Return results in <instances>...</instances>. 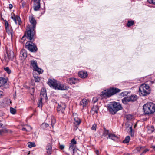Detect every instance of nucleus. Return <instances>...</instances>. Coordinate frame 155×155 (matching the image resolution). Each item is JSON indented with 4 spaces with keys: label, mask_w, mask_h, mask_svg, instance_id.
<instances>
[{
    "label": "nucleus",
    "mask_w": 155,
    "mask_h": 155,
    "mask_svg": "<svg viewBox=\"0 0 155 155\" xmlns=\"http://www.w3.org/2000/svg\"><path fill=\"white\" fill-rule=\"evenodd\" d=\"M4 114V113H3L2 112L0 111V116H3Z\"/></svg>",
    "instance_id": "603ef678"
},
{
    "label": "nucleus",
    "mask_w": 155,
    "mask_h": 155,
    "mask_svg": "<svg viewBox=\"0 0 155 155\" xmlns=\"http://www.w3.org/2000/svg\"><path fill=\"white\" fill-rule=\"evenodd\" d=\"M134 24V22L133 21H129L127 25V26L130 27L132 25Z\"/></svg>",
    "instance_id": "2f4dec72"
},
{
    "label": "nucleus",
    "mask_w": 155,
    "mask_h": 155,
    "mask_svg": "<svg viewBox=\"0 0 155 155\" xmlns=\"http://www.w3.org/2000/svg\"><path fill=\"white\" fill-rule=\"evenodd\" d=\"M13 7V5L12 4H9V8L10 9H11Z\"/></svg>",
    "instance_id": "de8ad7c7"
},
{
    "label": "nucleus",
    "mask_w": 155,
    "mask_h": 155,
    "mask_svg": "<svg viewBox=\"0 0 155 155\" xmlns=\"http://www.w3.org/2000/svg\"><path fill=\"white\" fill-rule=\"evenodd\" d=\"M78 81V79L73 78H69L67 80L68 83L71 85L75 84Z\"/></svg>",
    "instance_id": "ddd939ff"
},
{
    "label": "nucleus",
    "mask_w": 155,
    "mask_h": 155,
    "mask_svg": "<svg viewBox=\"0 0 155 155\" xmlns=\"http://www.w3.org/2000/svg\"><path fill=\"white\" fill-rule=\"evenodd\" d=\"M66 107V105L65 104L63 103H61L60 104H59L57 107V111L58 112L63 113Z\"/></svg>",
    "instance_id": "9d476101"
},
{
    "label": "nucleus",
    "mask_w": 155,
    "mask_h": 155,
    "mask_svg": "<svg viewBox=\"0 0 155 155\" xmlns=\"http://www.w3.org/2000/svg\"><path fill=\"white\" fill-rule=\"evenodd\" d=\"M130 139V136H127L125 137V139L123 141V142L125 143H127L129 142Z\"/></svg>",
    "instance_id": "c756f323"
},
{
    "label": "nucleus",
    "mask_w": 155,
    "mask_h": 155,
    "mask_svg": "<svg viewBox=\"0 0 155 155\" xmlns=\"http://www.w3.org/2000/svg\"><path fill=\"white\" fill-rule=\"evenodd\" d=\"M34 78L36 82H39L40 80V77L38 76H34Z\"/></svg>",
    "instance_id": "c9c22d12"
},
{
    "label": "nucleus",
    "mask_w": 155,
    "mask_h": 155,
    "mask_svg": "<svg viewBox=\"0 0 155 155\" xmlns=\"http://www.w3.org/2000/svg\"><path fill=\"white\" fill-rule=\"evenodd\" d=\"M40 0H34V5L33 8L35 11H38L40 8Z\"/></svg>",
    "instance_id": "f8f14e48"
},
{
    "label": "nucleus",
    "mask_w": 155,
    "mask_h": 155,
    "mask_svg": "<svg viewBox=\"0 0 155 155\" xmlns=\"http://www.w3.org/2000/svg\"><path fill=\"white\" fill-rule=\"evenodd\" d=\"M10 111L12 114H15L16 113V110L15 109L12 107H11L10 108Z\"/></svg>",
    "instance_id": "f704fd0d"
},
{
    "label": "nucleus",
    "mask_w": 155,
    "mask_h": 155,
    "mask_svg": "<svg viewBox=\"0 0 155 155\" xmlns=\"http://www.w3.org/2000/svg\"><path fill=\"white\" fill-rule=\"evenodd\" d=\"M95 152L97 155H99V151L98 150H96L95 151Z\"/></svg>",
    "instance_id": "09e8293b"
},
{
    "label": "nucleus",
    "mask_w": 155,
    "mask_h": 155,
    "mask_svg": "<svg viewBox=\"0 0 155 155\" xmlns=\"http://www.w3.org/2000/svg\"><path fill=\"white\" fill-rule=\"evenodd\" d=\"M147 1L150 4L155 5V0H147Z\"/></svg>",
    "instance_id": "58836bf2"
},
{
    "label": "nucleus",
    "mask_w": 155,
    "mask_h": 155,
    "mask_svg": "<svg viewBox=\"0 0 155 155\" xmlns=\"http://www.w3.org/2000/svg\"><path fill=\"white\" fill-rule=\"evenodd\" d=\"M28 129H27V127H24L22 129V130L24 131H29Z\"/></svg>",
    "instance_id": "37998d69"
},
{
    "label": "nucleus",
    "mask_w": 155,
    "mask_h": 155,
    "mask_svg": "<svg viewBox=\"0 0 155 155\" xmlns=\"http://www.w3.org/2000/svg\"><path fill=\"white\" fill-rule=\"evenodd\" d=\"M7 56L5 57V59L7 61H8L10 60H12L14 57V53L13 51L10 50L7 51Z\"/></svg>",
    "instance_id": "1a4fd4ad"
},
{
    "label": "nucleus",
    "mask_w": 155,
    "mask_h": 155,
    "mask_svg": "<svg viewBox=\"0 0 155 155\" xmlns=\"http://www.w3.org/2000/svg\"><path fill=\"white\" fill-rule=\"evenodd\" d=\"M129 96L130 99V102H134L136 101L137 99V96L136 95H132Z\"/></svg>",
    "instance_id": "5701e85b"
},
{
    "label": "nucleus",
    "mask_w": 155,
    "mask_h": 155,
    "mask_svg": "<svg viewBox=\"0 0 155 155\" xmlns=\"http://www.w3.org/2000/svg\"><path fill=\"white\" fill-rule=\"evenodd\" d=\"M74 124L76 126L79 125L81 122L80 119L78 117H74Z\"/></svg>",
    "instance_id": "393cba45"
},
{
    "label": "nucleus",
    "mask_w": 155,
    "mask_h": 155,
    "mask_svg": "<svg viewBox=\"0 0 155 155\" xmlns=\"http://www.w3.org/2000/svg\"><path fill=\"white\" fill-rule=\"evenodd\" d=\"M40 96L41 100H42L44 98L46 99L47 98L46 91L44 89H43V90L41 91L40 93Z\"/></svg>",
    "instance_id": "f3484780"
},
{
    "label": "nucleus",
    "mask_w": 155,
    "mask_h": 155,
    "mask_svg": "<svg viewBox=\"0 0 155 155\" xmlns=\"http://www.w3.org/2000/svg\"><path fill=\"white\" fill-rule=\"evenodd\" d=\"M29 20L31 25L27 26L26 28V31L25 32L21 41L22 43L24 42L26 39L25 37L29 40H34V35L35 33V29L37 22L35 18L32 15L29 16Z\"/></svg>",
    "instance_id": "f257e3e1"
},
{
    "label": "nucleus",
    "mask_w": 155,
    "mask_h": 155,
    "mask_svg": "<svg viewBox=\"0 0 155 155\" xmlns=\"http://www.w3.org/2000/svg\"><path fill=\"white\" fill-rule=\"evenodd\" d=\"M4 70L6 71L8 74H10L11 72V71L8 67H7L4 68Z\"/></svg>",
    "instance_id": "e433bc0d"
},
{
    "label": "nucleus",
    "mask_w": 155,
    "mask_h": 155,
    "mask_svg": "<svg viewBox=\"0 0 155 155\" xmlns=\"http://www.w3.org/2000/svg\"><path fill=\"white\" fill-rule=\"evenodd\" d=\"M71 143L70 144H73L74 145L76 143V141L74 139H72L71 141Z\"/></svg>",
    "instance_id": "4c0bfd02"
},
{
    "label": "nucleus",
    "mask_w": 155,
    "mask_h": 155,
    "mask_svg": "<svg viewBox=\"0 0 155 155\" xmlns=\"http://www.w3.org/2000/svg\"><path fill=\"white\" fill-rule=\"evenodd\" d=\"M87 103V100L86 99H84L82 100L80 103L81 105H82L83 108L86 106Z\"/></svg>",
    "instance_id": "b1692460"
},
{
    "label": "nucleus",
    "mask_w": 155,
    "mask_h": 155,
    "mask_svg": "<svg viewBox=\"0 0 155 155\" xmlns=\"http://www.w3.org/2000/svg\"><path fill=\"white\" fill-rule=\"evenodd\" d=\"M25 46L26 48L31 52H35L37 50L36 46L31 41L27 42L25 44Z\"/></svg>",
    "instance_id": "6e6552de"
},
{
    "label": "nucleus",
    "mask_w": 155,
    "mask_h": 155,
    "mask_svg": "<svg viewBox=\"0 0 155 155\" xmlns=\"http://www.w3.org/2000/svg\"><path fill=\"white\" fill-rule=\"evenodd\" d=\"M126 92H122L121 93V96H124L125 95H126V93H125Z\"/></svg>",
    "instance_id": "3c124183"
},
{
    "label": "nucleus",
    "mask_w": 155,
    "mask_h": 155,
    "mask_svg": "<svg viewBox=\"0 0 155 155\" xmlns=\"http://www.w3.org/2000/svg\"><path fill=\"white\" fill-rule=\"evenodd\" d=\"M108 107L109 111L113 114L122 109L121 104L119 103L116 102L110 103L108 104Z\"/></svg>",
    "instance_id": "7ed1b4c3"
},
{
    "label": "nucleus",
    "mask_w": 155,
    "mask_h": 155,
    "mask_svg": "<svg viewBox=\"0 0 155 155\" xmlns=\"http://www.w3.org/2000/svg\"><path fill=\"white\" fill-rule=\"evenodd\" d=\"M28 146L29 148H31L35 146V143L33 142H29L28 143Z\"/></svg>",
    "instance_id": "7c9ffc66"
},
{
    "label": "nucleus",
    "mask_w": 155,
    "mask_h": 155,
    "mask_svg": "<svg viewBox=\"0 0 155 155\" xmlns=\"http://www.w3.org/2000/svg\"><path fill=\"white\" fill-rule=\"evenodd\" d=\"M147 132L148 134H151L154 131L155 129L152 126H148L147 127Z\"/></svg>",
    "instance_id": "aec40b11"
},
{
    "label": "nucleus",
    "mask_w": 155,
    "mask_h": 155,
    "mask_svg": "<svg viewBox=\"0 0 155 155\" xmlns=\"http://www.w3.org/2000/svg\"><path fill=\"white\" fill-rule=\"evenodd\" d=\"M99 110V107L97 105H95L93 106V107L91 109V112L93 114L95 113L97 114Z\"/></svg>",
    "instance_id": "6ab92c4d"
},
{
    "label": "nucleus",
    "mask_w": 155,
    "mask_h": 155,
    "mask_svg": "<svg viewBox=\"0 0 155 155\" xmlns=\"http://www.w3.org/2000/svg\"><path fill=\"white\" fill-rule=\"evenodd\" d=\"M111 94L109 89L105 90L101 92V96L104 97H109L111 96Z\"/></svg>",
    "instance_id": "9b49d317"
},
{
    "label": "nucleus",
    "mask_w": 155,
    "mask_h": 155,
    "mask_svg": "<svg viewBox=\"0 0 155 155\" xmlns=\"http://www.w3.org/2000/svg\"><path fill=\"white\" fill-rule=\"evenodd\" d=\"M78 75L81 78H85L87 77L88 74L86 71H81L78 73Z\"/></svg>",
    "instance_id": "4468645a"
},
{
    "label": "nucleus",
    "mask_w": 155,
    "mask_h": 155,
    "mask_svg": "<svg viewBox=\"0 0 155 155\" xmlns=\"http://www.w3.org/2000/svg\"><path fill=\"white\" fill-rule=\"evenodd\" d=\"M6 32L10 35H11L12 38L13 35V32L11 27L6 29Z\"/></svg>",
    "instance_id": "4be33fe9"
},
{
    "label": "nucleus",
    "mask_w": 155,
    "mask_h": 155,
    "mask_svg": "<svg viewBox=\"0 0 155 155\" xmlns=\"http://www.w3.org/2000/svg\"><path fill=\"white\" fill-rule=\"evenodd\" d=\"M20 56L23 59H25L27 56V53L24 49L21 50L20 52Z\"/></svg>",
    "instance_id": "dca6fc26"
},
{
    "label": "nucleus",
    "mask_w": 155,
    "mask_h": 155,
    "mask_svg": "<svg viewBox=\"0 0 155 155\" xmlns=\"http://www.w3.org/2000/svg\"><path fill=\"white\" fill-rule=\"evenodd\" d=\"M52 149V147L50 144H49L47 146V150H48L47 152L48 154H50Z\"/></svg>",
    "instance_id": "c85d7f7f"
},
{
    "label": "nucleus",
    "mask_w": 155,
    "mask_h": 155,
    "mask_svg": "<svg viewBox=\"0 0 155 155\" xmlns=\"http://www.w3.org/2000/svg\"><path fill=\"white\" fill-rule=\"evenodd\" d=\"M143 152L141 153L140 155H143L146 152H147V151H149V150L147 149H146L144 150H143Z\"/></svg>",
    "instance_id": "ea45409f"
},
{
    "label": "nucleus",
    "mask_w": 155,
    "mask_h": 155,
    "mask_svg": "<svg viewBox=\"0 0 155 155\" xmlns=\"http://www.w3.org/2000/svg\"><path fill=\"white\" fill-rule=\"evenodd\" d=\"M122 103L125 104H127L129 102H130V99L129 96H128L125 97L122 99Z\"/></svg>",
    "instance_id": "a211bd4d"
},
{
    "label": "nucleus",
    "mask_w": 155,
    "mask_h": 155,
    "mask_svg": "<svg viewBox=\"0 0 155 155\" xmlns=\"http://www.w3.org/2000/svg\"><path fill=\"white\" fill-rule=\"evenodd\" d=\"M3 132V130H0V134H1L2 132Z\"/></svg>",
    "instance_id": "5fc2aeb1"
},
{
    "label": "nucleus",
    "mask_w": 155,
    "mask_h": 155,
    "mask_svg": "<svg viewBox=\"0 0 155 155\" xmlns=\"http://www.w3.org/2000/svg\"><path fill=\"white\" fill-rule=\"evenodd\" d=\"M130 132H131V136H134V134L133 135V134H132V127H131L130 128Z\"/></svg>",
    "instance_id": "8fccbe9b"
},
{
    "label": "nucleus",
    "mask_w": 155,
    "mask_h": 155,
    "mask_svg": "<svg viewBox=\"0 0 155 155\" xmlns=\"http://www.w3.org/2000/svg\"><path fill=\"white\" fill-rule=\"evenodd\" d=\"M11 18H12L13 19V21H14L15 23L16 24H17L16 20L15 17V16H12Z\"/></svg>",
    "instance_id": "a18cd8bd"
},
{
    "label": "nucleus",
    "mask_w": 155,
    "mask_h": 155,
    "mask_svg": "<svg viewBox=\"0 0 155 155\" xmlns=\"http://www.w3.org/2000/svg\"><path fill=\"white\" fill-rule=\"evenodd\" d=\"M56 120L54 117H52L51 118V124L52 127H54V125L56 123Z\"/></svg>",
    "instance_id": "cd10ccee"
},
{
    "label": "nucleus",
    "mask_w": 155,
    "mask_h": 155,
    "mask_svg": "<svg viewBox=\"0 0 155 155\" xmlns=\"http://www.w3.org/2000/svg\"><path fill=\"white\" fill-rule=\"evenodd\" d=\"M143 109L145 114H153L155 111V105L151 102L147 103L144 105Z\"/></svg>",
    "instance_id": "20e7f679"
},
{
    "label": "nucleus",
    "mask_w": 155,
    "mask_h": 155,
    "mask_svg": "<svg viewBox=\"0 0 155 155\" xmlns=\"http://www.w3.org/2000/svg\"><path fill=\"white\" fill-rule=\"evenodd\" d=\"M3 124L1 123V121L0 120V128H1L3 126Z\"/></svg>",
    "instance_id": "864d4df0"
},
{
    "label": "nucleus",
    "mask_w": 155,
    "mask_h": 155,
    "mask_svg": "<svg viewBox=\"0 0 155 155\" xmlns=\"http://www.w3.org/2000/svg\"><path fill=\"white\" fill-rule=\"evenodd\" d=\"M30 67L32 68L33 70L37 71L39 74H41L43 72V71L39 68L37 65L36 61L32 60L30 61Z\"/></svg>",
    "instance_id": "0eeeda50"
},
{
    "label": "nucleus",
    "mask_w": 155,
    "mask_h": 155,
    "mask_svg": "<svg viewBox=\"0 0 155 155\" xmlns=\"http://www.w3.org/2000/svg\"><path fill=\"white\" fill-rule=\"evenodd\" d=\"M111 96L120 92V90L116 88H112L110 89Z\"/></svg>",
    "instance_id": "2eb2a0df"
},
{
    "label": "nucleus",
    "mask_w": 155,
    "mask_h": 155,
    "mask_svg": "<svg viewBox=\"0 0 155 155\" xmlns=\"http://www.w3.org/2000/svg\"><path fill=\"white\" fill-rule=\"evenodd\" d=\"M102 137L104 138H110L113 140H115L118 139V137L115 134L110 133L107 130H104L102 135Z\"/></svg>",
    "instance_id": "423d86ee"
},
{
    "label": "nucleus",
    "mask_w": 155,
    "mask_h": 155,
    "mask_svg": "<svg viewBox=\"0 0 155 155\" xmlns=\"http://www.w3.org/2000/svg\"><path fill=\"white\" fill-rule=\"evenodd\" d=\"M42 100H41V99H40V101L39 102L38 104V107L41 108L42 106Z\"/></svg>",
    "instance_id": "a19ab883"
},
{
    "label": "nucleus",
    "mask_w": 155,
    "mask_h": 155,
    "mask_svg": "<svg viewBox=\"0 0 155 155\" xmlns=\"http://www.w3.org/2000/svg\"><path fill=\"white\" fill-rule=\"evenodd\" d=\"M48 84L49 86L56 90H68L69 87L65 84H62L54 79H48Z\"/></svg>",
    "instance_id": "f03ea898"
},
{
    "label": "nucleus",
    "mask_w": 155,
    "mask_h": 155,
    "mask_svg": "<svg viewBox=\"0 0 155 155\" xmlns=\"http://www.w3.org/2000/svg\"><path fill=\"white\" fill-rule=\"evenodd\" d=\"M75 149V147L74 145L73 144H70V146L69 148V151L71 153H74V150Z\"/></svg>",
    "instance_id": "a878e982"
},
{
    "label": "nucleus",
    "mask_w": 155,
    "mask_h": 155,
    "mask_svg": "<svg viewBox=\"0 0 155 155\" xmlns=\"http://www.w3.org/2000/svg\"><path fill=\"white\" fill-rule=\"evenodd\" d=\"M127 155H130L129 154L127 153Z\"/></svg>",
    "instance_id": "6e6d98bb"
},
{
    "label": "nucleus",
    "mask_w": 155,
    "mask_h": 155,
    "mask_svg": "<svg viewBox=\"0 0 155 155\" xmlns=\"http://www.w3.org/2000/svg\"><path fill=\"white\" fill-rule=\"evenodd\" d=\"M97 127V124H94L92 125V127L91 128V129L92 130L95 131L96 130Z\"/></svg>",
    "instance_id": "72a5a7b5"
},
{
    "label": "nucleus",
    "mask_w": 155,
    "mask_h": 155,
    "mask_svg": "<svg viewBox=\"0 0 155 155\" xmlns=\"http://www.w3.org/2000/svg\"><path fill=\"white\" fill-rule=\"evenodd\" d=\"M144 148V147L140 146L137 147V148L135 150V152L136 153L137 152H140L143 150Z\"/></svg>",
    "instance_id": "bb28decb"
},
{
    "label": "nucleus",
    "mask_w": 155,
    "mask_h": 155,
    "mask_svg": "<svg viewBox=\"0 0 155 155\" xmlns=\"http://www.w3.org/2000/svg\"><path fill=\"white\" fill-rule=\"evenodd\" d=\"M48 126V124L46 123H43L41 125V127L43 129H45Z\"/></svg>",
    "instance_id": "473e14b6"
},
{
    "label": "nucleus",
    "mask_w": 155,
    "mask_h": 155,
    "mask_svg": "<svg viewBox=\"0 0 155 155\" xmlns=\"http://www.w3.org/2000/svg\"><path fill=\"white\" fill-rule=\"evenodd\" d=\"M64 146L63 145H61L60 146V149L61 150H63V149H64Z\"/></svg>",
    "instance_id": "49530a36"
},
{
    "label": "nucleus",
    "mask_w": 155,
    "mask_h": 155,
    "mask_svg": "<svg viewBox=\"0 0 155 155\" xmlns=\"http://www.w3.org/2000/svg\"><path fill=\"white\" fill-rule=\"evenodd\" d=\"M26 127H27V129H28L29 130V131H30V130H31V129H32V128L31 127L29 126V125H27L26 126Z\"/></svg>",
    "instance_id": "c03bdc74"
},
{
    "label": "nucleus",
    "mask_w": 155,
    "mask_h": 155,
    "mask_svg": "<svg viewBox=\"0 0 155 155\" xmlns=\"http://www.w3.org/2000/svg\"><path fill=\"white\" fill-rule=\"evenodd\" d=\"M5 29L8 28H9V24L7 22V21H6L5 22Z\"/></svg>",
    "instance_id": "79ce46f5"
},
{
    "label": "nucleus",
    "mask_w": 155,
    "mask_h": 155,
    "mask_svg": "<svg viewBox=\"0 0 155 155\" xmlns=\"http://www.w3.org/2000/svg\"><path fill=\"white\" fill-rule=\"evenodd\" d=\"M7 79L3 78H0V87L4 85L7 82Z\"/></svg>",
    "instance_id": "412c9836"
},
{
    "label": "nucleus",
    "mask_w": 155,
    "mask_h": 155,
    "mask_svg": "<svg viewBox=\"0 0 155 155\" xmlns=\"http://www.w3.org/2000/svg\"><path fill=\"white\" fill-rule=\"evenodd\" d=\"M150 92L149 86L146 84H143L140 87L139 92L141 96H145L149 94Z\"/></svg>",
    "instance_id": "39448f33"
}]
</instances>
